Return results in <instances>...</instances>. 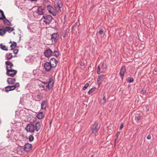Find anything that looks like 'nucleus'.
I'll use <instances>...</instances> for the list:
<instances>
[{"mask_svg":"<svg viewBox=\"0 0 157 157\" xmlns=\"http://www.w3.org/2000/svg\"><path fill=\"white\" fill-rule=\"evenodd\" d=\"M44 117V114L42 112H40L37 115V118L39 119H42Z\"/></svg>","mask_w":157,"mask_h":157,"instance_id":"obj_22","label":"nucleus"},{"mask_svg":"<svg viewBox=\"0 0 157 157\" xmlns=\"http://www.w3.org/2000/svg\"><path fill=\"white\" fill-rule=\"evenodd\" d=\"M32 146L31 144L27 143L25 145L24 150L25 151L28 152L32 148Z\"/></svg>","mask_w":157,"mask_h":157,"instance_id":"obj_14","label":"nucleus"},{"mask_svg":"<svg viewBox=\"0 0 157 157\" xmlns=\"http://www.w3.org/2000/svg\"><path fill=\"white\" fill-rule=\"evenodd\" d=\"M52 51L50 49H48L45 51L44 54L46 57H49L52 55Z\"/></svg>","mask_w":157,"mask_h":157,"instance_id":"obj_15","label":"nucleus"},{"mask_svg":"<svg viewBox=\"0 0 157 157\" xmlns=\"http://www.w3.org/2000/svg\"><path fill=\"white\" fill-rule=\"evenodd\" d=\"M5 16L3 12L1 10H0V19L2 20L5 18Z\"/></svg>","mask_w":157,"mask_h":157,"instance_id":"obj_24","label":"nucleus"},{"mask_svg":"<svg viewBox=\"0 0 157 157\" xmlns=\"http://www.w3.org/2000/svg\"><path fill=\"white\" fill-rule=\"evenodd\" d=\"M98 83L99 85H100L101 83V82H100V81H99V82H98Z\"/></svg>","mask_w":157,"mask_h":157,"instance_id":"obj_48","label":"nucleus"},{"mask_svg":"<svg viewBox=\"0 0 157 157\" xmlns=\"http://www.w3.org/2000/svg\"><path fill=\"white\" fill-rule=\"evenodd\" d=\"M36 96L39 99L41 100L42 98L43 97L40 94L37 95Z\"/></svg>","mask_w":157,"mask_h":157,"instance_id":"obj_39","label":"nucleus"},{"mask_svg":"<svg viewBox=\"0 0 157 157\" xmlns=\"http://www.w3.org/2000/svg\"><path fill=\"white\" fill-rule=\"evenodd\" d=\"M17 157V156H14V157Z\"/></svg>","mask_w":157,"mask_h":157,"instance_id":"obj_53","label":"nucleus"},{"mask_svg":"<svg viewBox=\"0 0 157 157\" xmlns=\"http://www.w3.org/2000/svg\"><path fill=\"white\" fill-rule=\"evenodd\" d=\"M58 62V61L56 59L53 58L50 59V62L49 63L52 66V68H55L57 66Z\"/></svg>","mask_w":157,"mask_h":157,"instance_id":"obj_8","label":"nucleus"},{"mask_svg":"<svg viewBox=\"0 0 157 157\" xmlns=\"http://www.w3.org/2000/svg\"><path fill=\"white\" fill-rule=\"evenodd\" d=\"M20 86L19 83L18 82L16 83L14 85L10 86V87L11 90H14L17 87H18Z\"/></svg>","mask_w":157,"mask_h":157,"instance_id":"obj_19","label":"nucleus"},{"mask_svg":"<svg viewBox=\"0 0 157 157\" xmlns=\"http://www.w3.org/2000/svg\"><path fill=\"white\" fill-rule=\"evenodd\" d=\"M54 56L56 57H57L59 56V53L57 51H54Z\"/></svg>","mask_w":157,"mask_h":157,"instance_id":"obj_37","label":"nucleus"},{"mask_svg":"<svg viewBox=\"0 0 157 157\" xmlns=\"http://www.w3.org/2000/svg\"><path fill=\"white\" fill-rule=\"evenodd\" d=\"M5 64L6 65V70L11 69L13 66V63L10 61H7L5 62Z\"/></svg>","mask_w":157,"mask_h":157,"instance_id":"obj_12","label":"nucleus"},{"mask_svg":"<svg viewBox=\"0 0 157 157\" xmlns=\"http://www.w3.org/2000/svg\"><path fill=\"white\" fill-rule=\"evenodd\" d=\"M100 68L99 66V65L98 68V70L97 71V74H100Z\"/></svg>","mask_w":157,"mask_h":157,"instance_id":"obj_41","label":"nucleus"},{"mask_svg":"<svg viewBox=\"0 0 157 157\" xmlns=\"http://www.w3.org/2000/svg\"><path fill=\"white\" fill-rule=\"evenodd\" d=\"M47 101H42L41 103V109L43 110L46 109L47 106Z\"/></svg>","mask_w":157,"mask_h":157,"instance_id":"obj_17","label":"nucleus"},{"mask_svg":"<svg viewBox=\"0 0 157 157\" xmlns=\"http://www.w3.org/2000/svg\"><path fill=\"white\" fill-rule=\"evenodd\" d=\"M106 102V98L105 97V96L103 94V98L102 100H101L100 101V103L101 104L104 105Z\"/></svg>","mask_w":157,"mask_h":157,"instance_id":"obj_25","label":"nucleus"},{"mask_svg":"<svg viewBox=\"0 0 157 157\" xmlns=\"http://www.w3.org/2000/svg\"><path fill=\"white\" fill-rule=\"evenodd\" d=\"M17 46V44L16 42H13V43L10 45V47L11 49H10L11 50H12L13 49L15 48Z\"/></svg>","mask_w":157,"mask_h":157,"instance_id":"obj_27","label":"nucleus"},{"mask_svg":"<svg viewBox=\"0 0 157 157\" xmlns=\"http://www.w3.org/2000/svg\"><path fill=\"white\" fill-rule=\"evenodd\" d=\"M104 30L102 29H101L99 31V33L100 35H102L103 33Z\"/></svg>","mask_w":157,"mask_h":157,"instance_id":"obj_40","label":"nucleus"},{"mask_svg":"<svg viewBox=\"0 0 157 157\" xmlns=\"http://www.w3.org/2000/svg\"><path fill=\"white\" fill-rule=\"evenodd\" d=\"M99 127L98 126V123L95 122L94 124L92 129V132L93 134H96L98 132L99 129Z\"/></svg>","mask_w":157,"mask_h":157,"instance_id":"obj_6","label":"nucleus"},{"mask_svg":"<svg viewBox=\"0 0 157 157\" xmlns=\"http://www.w3.org/2000/svg\"><path fill=\"white\" fill-rule=\"evenodd\" d=\"M105 76V75L103 74L99 75L97 81L99 82V81H100Z\"/></svg>","mask_w":157,"mask_h":157,"instance_id":"obj_30","label":"nucleus"},{"mask_svg":"<svg viewBox=\"0 0 157 157\" xmlns=\"http://www.w3.org/2000/svg\"><path fill=\"white\" fill-rule=\"evenodd\" d=\"M47 8L50 13H51L54 16H55L56 15V13L54 10V9L51 5H48L47 6Z\"/></svg>","mask_w":157,"mask_h":157,"instance_id":"obj_5","label":"nucleus"},{"mask_svg":"<svg viewBox=\"0 0 157 157\" xmlns=\"http://www.w3.org/2000/svg\"><path fill=\"white\" fill-rule=\"evenodd\" d=\"M67 31L66 30H64L62 33V36L63 38H64L67 36Z\"/></svg>","mask_w":157,"mask_h":157,"instance_id":"obj_33","label":"nucleus"},{"mask_svg":"<svg viewBox=\"0 0 157 157\" xmlns=\"http://www.w3.org/2000/svg\"><path fill=\"white\" fill-rule=\"evenodd\" d=\"M16 78H9L7 79V82L9 84H13L16 82Z\"/></svg>","mask_w":157,"mask_h":157,"instance_id":"obj_16","label":"nucleus"},{"mask_svg":"<svg viewBox=\"0 0 157 157\" xmlns=\"http://www.w3.org/2000/svg\"><path fill=\"white\" fill-rule=\"evenodd\" d=\"M4 23L6 25L8 26H11V24L10 21H9V20H8L6 18H4Z\"/></svg>","mask_w":157,"mask_h":157,"instance_id":"obj_21","label":"nucleus"},{"mask_svg":"<svg viewBox=\"0 0 157 157\" xmlns=\"http://www.w3.org/2000/svg\"><path fill=\"white\" fill-rule=\"evenodd\" d=\"M146 109H147V111L148 110V108H147H147Z\"/></svg>","mask_w":157,"mask_h":157,"instance_id":"obj_51","label":"nucleus"},{"mask_svg":"<svg viewBox=\"0 0 157 157\" xmlns=\"http://www.w3.org/2000/svg\"><path fill=\"white\" fill-rule=\"evenodd\" d=\"M140 116H138L135 117V120L136 121H138L140 120Z\"/></svg>","mask_w":157,"mask_h":157,"instance_id":"obj_38","label":"nucleus"},{"mask_svg":"<svg viewBox=\"0 0 157 157\" xmlns=\"http://www.w3.org/2000/svg\"><path fill=\"white\" fill-rule=\"evenodd\" d=\"M126 71V67L124 66H122L121 67L120 72V75L122 79H123V77L125 72Z\"/></svg>","mask_w":157,"mask_h":157,"instance_id":"obj_11","label":"nucleus"},{"mask_svg":"<svg viewBox=\"0 0 157 157\" xmlns=\"http://www.w3.org/2000/svg\"><path fill=\"white\" fill-rule=\"evenodd\" d=\"M102 67L103 69H105L106 67V64H105L104 63H103L102 65Z\"/></svg>","mask_w":157,"mask_h":157,"instance_id":"obj_44","label":"nucleus"},{"mask_svg":"<svg viewBox=\"0 0 157 157\" xmlns=\"http://www.w3.org/2000/svg\"><path fill=\"white\" fill-rule=\"evenodd\" d=\"M54 82V80L52 78H50L49 79L48 84H47V87L49 90H50L52 88Z\"/></svg>","mask_w":157,"mask_h":157,"instance_id":"obj_13","label":"nucleus"},{"mask_svg":"<svg viewBox=\"0 0 157 157\" xmlns=\"http://www.w3.org/2000/svg\"><path fill=\"white\" fill-rule=\"evenodd\" d=\"M0 47L1 49L5 51L8 50L7 48L5 45H3L2 44H0Z\"/></svg>","mask_w":157,"mask_h":157,"instance_id":"obj_29","label":"nucleus"},{"mask_svg":"<svg viewBox=\"0 0 157 157\" xmlns=\"http://www.w3.org/2000/svg\"><path fill=\"white\" fill-rule=\"evenodd\" d=\"M5 90L6 92H7L10 91H11L10 87V86H7L5 87Z\"/></svg>","mask_w":157,"mask_h":157,"instance_id":"obj_36","label":"nucleus"},{"mask_svg":"<svg viewBox=\"0 0 157 157\" xmlns=\"http://www.w3.org/2000/svg\"><path fill=\"white\" fill-rule=\"evenodd\" d=\"M142 92L143 93H145L146 92V91L145 90H143L142 91Z\"/></svg>","mask_w":157,"mask_h":157,"instance_id":"obj_49","label":"nucleus"},{"mask_svg":"<svg viewBox=\"0 0 157 157\" xmlns=\"http://www.w3.org/2000/svg\"><path fill=\"white\" fill-rule=\"evenodd\" d=\"M13 56L11 53H7L6 56V59L7 60H10L12 58Z\"/></svg>","mask_w":157,"mask_h":157,"instance_id":"obj_23","label":"nucleus"},{"mask_svg":"<svg viewBox=\"0 0 157 157\" xmlns=\"http://www.w3.org/2000/svg\"><path fill=\"white\" fill-rule=\"evenodd\" d=\"M35 129L36 131H38L40 128L41 125L39 122H37L35 125Z\"/></svg>","mask_w":157,"mask_h":157,"instance_id":"obj_18","label":"nucleus"},{"mask_svg":"<svg viewBox=\"0 0 157 157\" xmlns=\"http://www.w3.org/2000/svg\"><path fill=\"white\" fill-rule=\"evenodd\" d=\"M90 157H94V155H92Z\"/></svg>","mask_w":157,"mask_h":157,"instance_id":"obj_52","label":"nucleus"},{"mask_svg":"<svg viewBox=\"0 0 157 157\" xmlns=\"http://www.w3.org/2000/svg\"><path fill=\"white\" fill-rule=\"evenodd\" d=\"M95 90V87H93L91 89L88 91V93L89 94H90L91 93H93Z\"/></svg>","mask_w":157,"mask_h":157,"instance_id":"obj_32","label":"nucleus"},{"mask_svg":"<svg viewBox=\"0 0 157 157\" xmlns=\"http://www.w3.org/2000/svg\"><path fill=\"white\" fill-rule=\"evenodd\" d=\"M62 7V4H59L57 3L55 4L54 10L56 13H60L61 12L60 8Z\"/></svg>","mask_w":157,"mask_h":157,"instance_id":"obj_10","label":"nucleus"},{"mask_svg":"<svg viewBox=\"0 0 157 157\" xmlns=\"http://www.w3.org/2000/svg\"><path fill=\"white\" fill-rule=\"evenodd\" d=\"M133 80V78L132 77H128L127 78V81L129 82H132Z\"/></svg>","mask_w":157,"mask_h":157,"instance_id":"obj_31","label":"nucleus"},{"mask_svg":"<svg viewBox=\"0 0 157 157\" xmlns=\"http://www.w3.org/2000/svg\"><path fill=\"white\" fill-rule=\"evenodd\" d=\"M18 52V50L17 49H15L13 51V52L15 54H17Z\"/></svg>","mask_w":157,"mask_h":157,"instance_id":"obj_42","label":"nucleus"},{"mask_svg":"<svg viewBox=\"0 0 157 157\" xmlns=\"http://www.w3.org/2000/svg\"><path fill=\"white\" fill-rule=\"evenodd\" d=\"M147 138L148 139H150L151 138V136L150 135H148L147 136Z\"/></svg>","mask_w":157,"mask_h":157,"instance_id":"obj_46","label":"nucleus"},{"mask_svg":"<svg viewBox=\"0 0 157 157\" xmlns=\"http://www.w3.org/2000/svg\"><path fill=\"white\" fill-rule=\"evenodd\" d=\"M6 32H8L9 33H10L13 31L14 29L13 28L10 27H5Z\"/></svg>","mask_w":157,"mask_h":157,"instance_id":"obj_20","label":"nucleus"},{"mask_svg":"<svg viewBox=\"0 0 157 157\" xmlns=\"http://www.w3.org/2000/svg\"><path fill=\"white\" fill-rule=\"evenodd\" d=\"M6 31L5 28L0 29V35L3 36L6 33Z\"/></svg>","mask_w":157,"mask_h":157,"instance_id":"obj_28","label":"nucleus"},{"mask_svg":"<svg viewBox=\"0 0 157 157\" xmlns=\"http://www.w3.org/2000/svg\"><path fill=\"white\" fill-rule=\"evenodd\" d=\"M25 128L27 132L31 133L35 131L34 125L32 123L28 124Z\"/></svg>","mask_w":157,"mask_h":157,"instance_id":"obj_2","label":"nucleus"},{"mask_svg":"<svg viewBox=\"0 0 157 157\" xmlns=\"http://www.w3.org/2000/svg\"><path fill=\"white\" fill-rule=\"evenodd\" d=\"M124 126V124L123 123H122L121 124L120 127V129L121 130L123 128Z\"/></svg>","mask_w":157,"mask_h":157,"instance_id":"obj_45","label":"nucleus"},{"mask_svg":"<svg viewBox=\"0 0 157 157\" xmlns=\"http://www.w3.org/2000/svg\"><path fill=\"white\" fill-rule=\"evenodd\" d=\"M45 7L44 6H40L38 7L36 10L37 13L40 15H42L45 13Z\"/></svg>","mask_w":157,"mask_h":157,"instance_id":"obj_4","label":"nucleus"},{"mask_svg":"<svg viewBox=\"0 0 157 157\" xmlns=\"http://www.w3.org/2000/svg\"><path fill=\"white\" fill-rule=\"evenodd\" d=\"M84 65V64L83 63H82L80 64V65L81 66H83V65Z\"/></svg>","mask_w":157,"mask_h":157,"instance_id":"obj_50","label":"nucleus"},{"mask_svg":"<svg viewBox=\"0 0 157 157\" xmlns=\"http://www.w3.org/2000/svg\"><path fill=\"white\" fill-rule=\"evenodd\" d=\"M29 140L30 141H32L34 140V137L33 135H30L29 136Z\"/></svg>","mask_w":157,"mask_h":157,"instance_id":"obj_34","label":"nucleus"},{"mask_svg":"<svg viewBox=\"0 0 157 157\" xmlns=\"http://www.w3.org/2000/svg\"><path fill=\"white\" fill-rule=\"evenodd\" d=\"M89 86V84L88 83H86L85 84L84 86L82 88V89L83 90H85Z\"/></svg>","mask_w":157,"mask_h":157,"instance_id":"obj_35","label":"nucleus"},{"mask_svg":"<svg viewBox=\"0 0 157 157\" xmlns=\"http://www.w3.org/2000/svg\"><path fill=\"white\" fill-rule=\"evenodd\" d=\"M51 38V40L52 42L54 43H56L57 40L59 39V36L57 33H53L52 35Z\"/></svg>","mask_w":157,"mask_h":157,"instance_id":"obj_7","label":"nucleus"},{"mask_svg":"<svg viewBox=\"0 0 157 157\" xmlns=\"http://www.w3.org/2000/svg\"><path fill=\"white\" fill-rule=\"evenodd\" d=\"M120 133V132H118L116 134L117 138H116V139H115V141H116V140L117 139V138H118V136H119Z\"/></svg>","mask_w":157,"mask_h":157,"instance_id":"obj_43","label":"nucleus"},{"mask_svg":"<svg viewBox=\"0 0 157 157\" xmlns=\"http://www.w3.org/2000/svg\"><path fill=\"white\" fill-rule=\"evenodd\" d=\"M44 67L46 70L47 71H50L52 68V66L49 62H46L44 64Z\"/></svg>","mask_w":157,"mask_h":157,"instance_id":"obj_9","label":"nucleus"},{"mask_svg":"<svg viewBox=\"0 0 157 157\" xmlns=\"http://www.w3.org/2000/svg\"><path fill=\"white\" fill-rule=\"evenodd\" d=\"M6 71V74L7 75L11 77H13L17 72V70L12 69H8Z\"/></svg>","mask_w":157,"mask_h":157,"instance_id":"obj_3","label":"nucleus"},{"mask_svg":"<svg viewBox=\"0 0 157 157\" xmlns=\"http://www.w3.org/2000/svg\"><path fill=\"white\" fill-rule=\"evenodd\" d=\"M42 19L46 24L48 25L51 22L53 18L50 15L45 14L43 16Z\"/></svg>","mask_w":157,"mask_h":157,"instance_id":"obj_1","label":"nucleus"},{"mask_svg":"<svg viewBox=\"0 0 157 157\" xmlns=\"http://www.w3.org/2000/svg\"><path fill=\"white\" fill-rule=\"evenodd\" d=\"M40 87H41L44 89H45V87L48 88L47 87V83L45 82H42V83L39 85Z\"/></svg>","mask_w":157,"mask_h":157,"instance_id":"obj_26","label":"nucleus"},{"mask_svg":"<svg viewBox=\"0 0 157 157\" xmlns=\"http://www.w3.org/2000/svg\"><path fill=\"white\" fill-rule=\"evenodd\" d=\"M154 70L155 72H157V68H155Z\"/></svg>","mask_w":157,"mask_h":157,"instance_id":"obj_47","label":"nucleus"}]
</instances>
